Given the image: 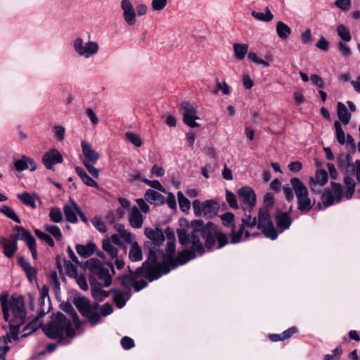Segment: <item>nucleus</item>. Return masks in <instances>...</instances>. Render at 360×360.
Wrapping results in <instances>:
<instances>
[{"mask_svg":"<svg viewBox=\"0 0 360 360\" xmlns=\"http://www.w3.org/2000/svg\"><path fill=\"white\" fill-rule=\"evenodd\" d=\"M226 200L230 207L233 209L238 208L236 195L228 190L226 191Z\"/></svg>","mask_w":360,"mask_h":360,"instance_id":"nucleus-54","label":"nucleus"},{"mask_svg":"<svg viewBox=\"0 0 360 360\" xmlns=\"http://www.w3.org/2000/svg\"><path fill=\"white\" fill-rule=\"evenodd\" d=\"M240 200L246 206V209H252L256 203V195L254 191L248 186L242 187L238 190Z\"/></svg>","mask_w":360,"mask_h":360,"instance_id":"nucleus-15","label":"nucleus"},{"mask_svg":"<svg viewBox=\"0 0 360 360\" xmlns=\"http://www.w3.org/2000/svg\"><path fill=\"white\" fill-rule=\"evenodd\" d=\"M181 228L177 230L179 242L182 245H191V248L179 252L176 257H174L175 252V233L172 229L167 227L165 233L158 228L155 229L146 228L144 230L147 238L158 246L164 242L165 234L167 236V246L165 252L162 253V261L158 262L159 255H156V252L152 250H150L156 256L157 263L161 265L160 271L164 274H168L171 269H174L179 265H183L195 258V251L200 255L204 253V247L200 241V236L205 239V247L210 250L214 248L217 241L218 242V249L223 248L228 243L226 236L211 221L203 226V221L201 219H194L191 223L184 219L181 221Z\"/></svg>","mask_w":360,"mask_h":360,"instance_id":"nucleus-1","label":"nucleus"},{"mask_svg":"<svg viewBox=\"0 0 360 360\" xmlns=\"http://www.w3.org/2000/svg\"><path fill=\"white\" fill-rule=\"evenodd\" d=\"M121 345L125 349H129L134 347V340L127 336H124L122 338Z\"/></svg>","mask_w":360,"mask_h":360,"instance_id":"nucleus-64","label":"nucleus"},{"mask_svg":"<svg viewBox=\"0 0 360 360\" xmlns=\"http://www.w3.org/2000/svg\"><path fill=\"white\" fill-rule=\"evenodd\" d=\"M0 212L4 214L8 218L13 220L16 223L20 224L21 222L20 218L16 214V213L14 212V210L8 205H3L0 208Z\"/></svg>","mask_w":360,"mask_h":360,"instance_id":"nucleus-42","label":"nucleus"},{"mask_svg":"<svg viewBox=\"0 0 360 360\" xmlns=\"http://www.w3.org/2000/svg\"><path fill=\"white\" fill-rule=\"evenodd\" d=\"M101 316V314H98L96 311V309L93 308L85 317L89 319V321L92 324L95 325L99 322Z\"/></svg>","mask_w":360,"mask_h":360,"instance_id":"nucleus-59","label":"nucleus"},{"mask_svg":"<svg viewBox=\"0 0 360 360\" xmlns=\"http://www.w3.org/2000/svg\"><path fill=\"white\" fill-rule=\"evenodd\" d=\"M0 303L4 316L8 318V307H10V299L8 300V294L4 292L0 295Z\"/></svg>","mask_w":360,"mask_h":360,"instance_id":"nucleus-48","label":"nucleus"},{"mask_svg":"<svg viewBox=\"0 0 360 360\" xmlns=\"http://www.w3.org/2000/svg\"><path fill=\"white\" fill-rule=\"evenodd\" d=\"M337 33L341 41L349 42L352 39V35L349 28L343 24H340L337 27Z\"/></svg>","mask_w":360,"mask_h":360,"instance_id":"nucleus-37","label":"nucleus"},{"mask_svg":"<svg viewBox=\"0 0 360 360\" xmlns=\"http://www.w3.org/2000/svg\"><path fill=\"white\" fill-rule=\"evenodd\" d=\"M72 47L77 56L89 59L95 56L99 50V45L95 41H84L82 37H76L72 41Z\"/></svg>","mask_w":360,"mask_h":360,"instance_id":"nucleus-9","label":"nucleus"},{"mask_svg":"<svg viewBox=\"0 0 360 360\" xmlns=\"http://www.w3.org/2000/svg\"><path fill=\"white\" fill-rule=\"evenodd\" d=\"M47 314V311L45 309H41L38 311V315L33 320L29 322L22 329V338H26L33 332H34L38 328H39L42 325L41 318L44 316L45 314Z\"/></svg>","mask_w":360,"mask_h":360,"instance_id":"nucleus-18","label":"nucleus"},{"mask_svg":"<svg viewBox=\"0 0 360 360\" xmlns=\"http://www.w3.org/2000/svg\"><path fill=\"white\" fill-rule=\"evenodd\" d=\"M105 264L110 270L105 267L100 261L94 258L89 259L86 262V266L100 281L99 285L103 287H109L112 283V278L115 271L112 262H107Z\"/></svg>","mask_w":360,"mask_h":360,"instance_id":"nucleus-7","label":"nucleus"},{"mask_svg":"<svg viewBox=\"0 0 360 360\" xmlns=\"http://www.w3.org/2000/svg\"><path fill=\"white\" fill-rule=\"evenodd\" d=\"M334 6L343 12H347L352 6V0H335Z\"/></svg>","mask_w":360,"mask_h":360,"instance_id":"nucleus-52","label":"nucleus"},{"mask_svg":"<svg viewBox=\"0 0 360 360\" xmlns=\"http://www.w3.org/2000/svg\"><path fill=\"white\" fill-rule=\"evenodd\" d=\"M338 117L344 124H348L351 119V114L348 112L345 105L341 102L337 104Z\"/></svg>","mask_w":360,"mask_h":360,"instance_id":"nucleus-31","label":"nucleus"},{"mask_svg":"<svg viewBox=\"0 0 360 360\" xmlns=\"http://www.w3.org/2000/svg\"><path fill=\"white\" fill-rule=\"evenodd\" d=\"M221 219L222 221V224L224 226L227 228H230L231 229L232 227H234L235 225L233 224L234 221V214L231 212H226L222 215H221Z\"/></svg>","mask_w":360,"mask_h":360,"instance_id":"nucleus-51","label":"nucleus"},{"mask_svg":"<svg viewBox=\"0 0 360 360\" xmlns=\"http://www.w3.org/2000/svg\"><path fill=\"white\" fill-rule=\"evenodd\" d=\"M179 207L183 212H187L191 207L190 201L184 195L181 191L177 192Z\"/></svg>","mask_w":360,"mask_h":360,"instance_id":"nucleus-47","label":"nucleus"},{"mask_svg":"<svg viewBox=\"0 0 360 360\" xmlns=\"http://www.w3.org/2000/svg\"><path fill=\"white\" fill-rule=\"evenodd\" d=\"M341 352L340 347H338L332 350L331 354H326L323 360H340Z\"/></svg>","mask_w":360,"mask_h":360,"instance_id":"nucleus-58","label":"nucleus"},{"mask_svg":"<svg viewBox=\"0 0 360 360\" xmlns=\"http://www.w3.org/2000/svg\"><path fill=\"white\" fill-rule=\"evenodd\" d=\"M352 161V157L349 155H341L338 158V167L345 171L349 167Z\"/></svg>","mask_w":360,"mask_h":360,"instance_id":"nucleus-46","label":"nucleus"},{"mask_svg":"<svg viewBox=\"0 0 360 360\" xmlns=\"http://www.w3.org/2000/svg\"><path fill=\"white\" fill-rule=\"evenodd\" d=\"M75 249L79 255L86 258L92 255L96 250L97 247L94 243H89L86 245H77Z\"/></svg>","mask_w":360,"mask_h":360,"instance_id":"nucleus-24","label":"nucleus"},{"mask_svg":"<svg viewBox=\"0 0 360 360\" xmlns=\"http://www.w3.org/2000/svg\"><path fill=\"white\" fill-rule=\"evenodd\" d=\"M257 228L261 229L264 236L268 238L275 240L278 237V233L274 228L269 212L266 208L259 210Z\"/></svg>","mask_w":360,"mask_h":360,"instance_id":"nucleus-11","label":"nucleus"},{"mask_svg":"<svg viewBox=\"0 0 360 360\" xmlns=\"http://www.w3.org/2000/svg\"><path fill=\"white\" fill-rule=\"evenodd\" d=\"M217 89L214 91V94H217L218 91H221L223 94L229 95L231 92L230 86L227 84L226 82H219L217 81Z\"/></svg>","mask_w":360,"mask_h":360,"instance_id":"nucleus-57","label":"nucleus"},{"mask_svg":"<svg viewBox=\"0 0 360 360\" xmlns=\"http://www.w3.org/2000/svg\"><path fill=\"white\" fill-rule=\"evenodd\" d=\"M93 226L101 233H105L106 231L105 225L103 221L99 217H95L92 221Z\"/></svg>","mask_w":360,"mask_h":360,"instance_id":"nucleus-56","label":"nucleus"},{"mask_svg":"<svg viewBox=\"0 0 360 360\" xmlns=\"http://www.w3.org/2000/svg\"><path fill=\"white\" fill-rule=\"evenodd\" d=\"M92 297L98 302H101L109 295V292L103 290L98 285L91 284Z\"/></svg>","mask_w":360,"mask_h":360,"instance_id":"nucleus-33","label":"nucleus"},{"mask_svg":"<svg viewBox=\"0 0 360 360\" xmlns=\"http://www.w3.org/2000/svg\"><path fill=\"white\" fill-rule=\"evenodd\" d=\"M200 117L198 116H188L187 117H183V121L184 122L189 126L190 127H197L199 126V124L195 122V120H199Z\"/></svg>","mask_w":360,"mask_h":360,"instance_id":"nucleus-61","label":"nucleus"},{"mask_svg":"<svg viewBox=\"0 0 360 360\" xmlns=\"http://www.w3.org/2000/svg\"><path fill=\"white\" fill-rule=\"evenodd\" d=\"M12 340H14L10 331L9 333H7L5 336H3L0 339V353L5 354L7 353V352L10 349L8 344L11 342Z\"/></svg>","mask_w":360,"mask_h":360,"instance_id":"nucleus-43","label":"nucleus"},{"mask_svg":"<svg viewBox=\"0 0 360 360\" xmlns=\"http://www.w3.org/2000/svg\"><path fill=\"white\" fill-rule=\"evenodd\" d=\"M160 267L161 265L157 263L156 256L150 252L148 259L143 263L141 267L136 269L135 275H122L117 277V281L126 289L127 292H130L131 288H134L135 280L137 276H143L150 281L157 280L164 274L160 271Z\"/></svg>","mask_w":360,"mask_h":360,"instance_id":"nucleus-2","label":"nucleus"},{"mask_svg":"<svg viewBox=\"0 0 360 360\" xmlns=\"http://www.w3.org/2000/svg\"><path fill=\"white\" fill-rule=\"evenodd\" d=\"M26 276L30 283H33L37 280V270L32 266L25 270Z\"/></svg>","mask_w":360,"mask_h":360,"instance_id":"nucleus-63","label":"nucleus"},{"mask_svg":"<svg viewBox=\"0 0 360 360\" xmlns=\"http://www.w3.org/2000/svg\"><path fill=\"white\" fill-rule=\"evenodd\" d=\"M347 42L340 41L338 44V47L341 53L345 56H349L352 53L351 49L347 44Z\"/></svg>","mask_w":360,"mask_h":360,"instance_id":"nucleus-62","label":"nucleus"},{"mask_svg":"<svg viewBox=\"0 0 360 360\" xmlns=\"http://www.w3.org/2000/svg\"><path fill=\"white\" fill-rule=\"evenodd\" d=\"M334 127L335 129V136H336L338 142L340 145L345 144V142H346L345 138H347V136H345V133L342 128V125H341V123L340 122V121H338V120L335 121Z\"/></svg>","mask_w":360,"mask_h":360,"instance_id":"nucleus-39","label":"nucleus"},{"mask_svg":"<svg viewBox=\"0 0 360 360\" xmlns=\"http://www.w3.org/2000/svg\"><path fill=\"white\" fill-rule=\"evenodd\" d=\"M81 147L84 156L82 163L91 162L92 164H95L98 160L100 154L93 148L89 142L86 140H82L81 141Z\"/></svg>","mask_w":360,"mask_h":360,"instance_id":"nucleus-17","label":"nucleus"},{"mask_svg":"<svg viewBox=\"0 0 360 360\" xmlns=\"http://www.w3.org/2000/svg\"><path fill=\"white\" fill-rule=\"evenodd\" d=\"M34 233L39 239L46 242L49 246H54V241L52 237L48 233L43 232L37 229H34Z\"/></svg>","mask_w":360,"mask_h":360,"instance_id":"nucleus-50","label":"nucleus"},{"mask_svg":"<svg viewBox=\"0 0 360 360\" xmlns=\"http://www.w3.org/2000/svg\"><path fill=\"white\" fill-rule=\"evenodd\" d=\"M125 136L127 141L136 147L141 146L143 142L138 134L131 132H127L126 133Z\"/></svg>","mask_w":360,"mask_h":360,"instance_id":"nucleus-53","label":"nucleus"},{"mask_svg":"<svg viewBox=\"0 0 360 360\" xmlns=\"http://www.w3.org/2000/svg\"><path fill=\"white\" fill-rule=\"evenodd\" d=\"M298 209L302 213L308 212L313 207L314 202H311L309 194L297 198Z\"/></svg>","mask_w":360,"mask_h":360,"instance_id":"nucleus-30","label":"nucleus"},{"mask_svg":"<svg viewBox=\"0 0 360 360\" xmlns=\"http://www.w3.org/2000/svg\"><path fill=\"white\" fill-rule=\"evenodd\" d=\"M265 13L252 11L251 15L257 20L262 22H270L274 18V15L268 7L264 8Z\"/></svg>","mask_w":360,"mask_h":360,"instance_id":"nucleus-34","label":"nucleus"},{"mask_svg":"<svg viewBox=\"0 0 360 360\" xmlns=\"http://www.w3.org/2000/svg\"><path fill=\"white\" fill-rule=\"evenodd\" d=\"M145 200L150 204H162L164 202V196L156 191L148 189L144 194Z\"/></svg>","mask_w":360,"mask_h":360,"instance_id":"nucleus-25","label":"nucleus"},{"mask_svg":"<svg viewBox=\"0 0 360 360\" xmlns=\"http://www.w3.org/2000/svg\"><path fill=\"white\" fill-rule=\"evenodd\" d=\"M75 304L81 314L84 317L93 309L89 301L85 297H78L75 300Z\"/></svg>","mask_w":360,"mask_h":360,"instance_id":"nucleus-27","label":"nucleus"},{"mask_svg":"<svg viewBox=\"0 0 360 360\" xmlns=\"http://www.w3.org/2000/svg\"><path fill=\"white\" fill-rule=\"evenodd\" d=\"M244 228L243 225L241 224L239 226L238 230L236 229V226L232 227L230 233L231 243H238L243 240Z\"/></svg>","mask_w":360,"mask_h":360,"instance_id":"nucleus-35","label":"nucleus"},{"mask_svg":"<svg viewBox=\"0 0 360 360\" xmlns=\"http://www.w3.org/2000/svg\"><path fill=\"white\" fill-rule=\"evenodd\" d=\"M344 184L346 191L343 193V188L339 183L331 182L330 188L326 189L322 194L321 200L325 207H328L335 202H339L344 196L347 199H350L354 193L356 182L354 179L349 176L344 177Z\"/></svg>","mask_w":360,"mask_h":360,"instance_id":"nucleus-5","label":"nucleus"},{"mask_svg":"<svg viewBox=\"0 0 360 360\" xmlns=\"http://www.w3.org/2000/svg\"><path fill=\"white\" fill-rule=\"evenodd\" d=\"M63 310L69 314L70 319H71L72 320L75 326L78 327L79 325V317L72 306L70 304H66L63 307Z\"/></svg>","mask_w":360,"mask_h":360,"instance_id":"nucleus-49","label":"nucleus"},{"mask_svg":"<svg viewBox=\"0 0 360 360\" xmlns=\"http://www.w3.org/2000/svg\"><path fill=\"white\" fill-rule=\"evenodd\" d=\"M121 8L123 11V18L129 25H134L136 22V13L132 4L129 0L121 1Z\"/></svg>","mask_w":360,"mask_h":360,"instance_id":"nucleus-16","label":"nucleus"},{"mask_svg":"<svg viewBox=\"0 0 360 360\" xmlns=\"http://www.w3.org/2000/svg\"><path fill=\"white\" fill-rule=\"evenodd\" d=\"M129 257L131 262H138L142 259V251L137 242H134L129 253Z\"/></svg>","mask_w":360,"mask_h":360,"instance_id":"nucleus-36","label":"nucleus"},{"mask_svg":"<svg viewBox=\"0 0 360 360\" xmlns=\"http://www.w3.org/2000/svg\"><path fill=\"white\" fill-rule=\"evenodd\" d=\"M71 205H65L63 207V211L66 220L70 223L75 224L78 221L77 214L79 207L72 200H71Z\"/></svg>","mask_w":360,"mask_h":360,"instance_id":"nucleus-21","label":"nucleus"},{"mask_svg":"<svg viewBox=\"0 0 360 360\" xmlns=\"http://www.w3.org/2000/svg\"><path fill=\"white\" fill-rule=\"evenodd\" d=\"M44 229L49 235H51L53 237H54L56 240H61L63 236L61 231L58 226L45 224Z\"/></svg>","mask_w":360,"mask_h":360,"instance_id":"nucleus-40","label":"nucleus"},{"mask_svg":"<svg viewBox=\"0 0 360 360\" xmlns=\"http://www.w3.org/2000/svg\"><path fill=\"white\" fill-rule=\"evenodd\" d=\"M14 167L16 171L22 172L30 169L33 172L37 169V165L34 160L26 155H22L21 158L14 162Z\"/></svg>","mask_w":360,"mask_h":360,"instance_id":"nucleus-19","label":"nucleus"},{"mask_svg":"<svg viewBox=\"0 0 360 360\" xmlns=\"http://www.w3.org/2000/svg\"><path fill=\"white\" fill-rule=\"evenodd\" d=\"M14 231L17 232L13 236L14 240H11L6 238L1 239V243L4 248V254L8 258L13 257L17 250V240L18 238L23 240L27 245L32 258L35 260L37 259V243L34 237L30 233V231L26 230L22 226H16L14 227Z\"/></svg>","mask_w":360,"mask_h":360,"instance_id":"nucleus-4","label":"nucleus"},{"mask_svg":"<svg viewBox=\"0 0 360 360\" xmlns=\"http://www.w3.org/2000/svg\"><path fill=\"white\" fill-rule=\"evenodd\" d=\"M7 312L8 318L4 316V319L8 322L9 330L13 340H18L20 328L27 321L24 297L20 295H13L10 298V307H8Z\"/></svg>","mask_w":360,"mask_h":360,"instance_id":"nucleus-3","label":"nucleus"},{"mask_svg":"<svg viewBox=\"0 0 360 360\" xmlns=\"http://www.w3.org/2000/svg\"><path fill=\"white\" fill-rule=\"evenodd\" d=\"M43 330L51 339H62L65 335L69 338H73L75 335V330L71 326V320L61 312H58Z\"/></svg>","mask_w":360,"mask_h":360,"instance_id":"nucleus-6","label":"nucleus"},{"mask_svg":"<svg viewBox=\"0 0 360 360\" xmlns=\"http://www.w3.org/2000/svg\"><path fill=\"white\" fill-rule=\"evenodd\" d=\"M18 199H20L25 205L30 206L32 208H35V200L33 196L27 193L23 192L17 195Z\"/></svg>","mask_w":360,"mask_h":360,"instance_id":"nucleus-44","label":"nucleus"},{"mask_svg":"<svg viewBox=\"0 0 360 360\" xmlns=\"http://www.w3.org/2000/svg\"><path fill=\"white\" fill-rule=\"evenodd\" d=\"M192 207L195 216H203L207 219L216 216L219 210V205L213 200H207L200 203L199 200L195 199L192 202Z\"/></svg>","mask_w":360,"mask_h":360,"instance_id":"nucleus-10","label":"nucleus"},{"mask_svg":"<svg viewBox=\"0 0 360 360\" xmlns=\"http://www.w3.org/2000/svg\"><path fill=\"white\" fill-rule=\"evenodd\" d=\"M49 217L50 220L54 223H59L63 221L62 212L58 207H53L50 209Z\"/></svg>","mask_w":360,"mask_h":360,"instance_id":"nucleus-45","label":"nucleus"},{"mask_svg":"<svg viewBox=\"0 0 360 360\" xmlns=\"http://www.w3.org/2000/svg\"><path fill=\"white\" fill-rule=\"evenodd\" d=\"M243 209L245 211V216L241 219L242 224L241 225H243V226H247L249 228H252L257 225V221L256 217H252L250 214V209L248 210V213H247V209L245 207H243Z\"/></svg>","mask_w":360,"mask_h":360,"instance_id":"nucleus-41","label":"nucleus"},{"mask_svg":"<svg viewBox=\"0 0 360 360\" xmlns=\"http://www.w3.org/2000/svg\"><path fill=\"white\" fill-rule=\"evenodd\" d=\"M102 248L110 259L114 260L115 265L118 270L124 268L125 262L122 255H118V249L112 244L108 238L103 239Z\"/></svg>","mask_w":360,"mask_h":360,"instance_id":"nucleus-12","label":"nucleus"},{"mask_svg":"<svg viewBox=\"0 0 360 360\" xmlns=\"http://www.w3.org/2000/svg\"><path fill=\"white\" fill-rule=\"evenodd\" d=\"M112 291L113 292V301L116 307L122 309L126 304L127 300H129L131 297L130 292L117 289H113Z\"/></svg>","mask_w":360,"mask_h":360,"instance_id":"nucleus-22","label":"nucleus"},{"mask_svg":"<svg viewBox=\"0 0 360 360\" xmlns=\"http://www.w3.org/2000/svg\"><path fill=\"white\" fill-rule=\"evenodd\" d=\"M75 172L84 184L93 188L98 187L97 182L89 176L82 167L77 166Z\"/></svg>","mask_w":360,"mask_h":360,"instance_id":"nucleus-29","label":"nucleus"},{"mask_svg":"<svg viewBox=\"0 0 360 360\" xmlns=\"http://www.w3.org/2000/svg\"><path fill=\"white\" fill-rule=\"evenodd\" d=\"M276 221L278 228L281 232L288 229L291 225L292 220L287 213L280 212L276 217Z\"/></svg>","mask_w":360,"mask_h":360,"instance_id":"nucleus-28","label":"nucleus"},{"mask_svg":"<svg viewBox=\"0 0 360 360\" xmlns=\"http://www.w3.org/2000/svg\"><path fill=\"white\" fill-rule=\"evenodd\" d=\"M39 302L40 307L38 311L41 309H45V311H47L48 313L51 308V300L49 296V289L46 286H44L40 290Z\"/></svg>","mask_w":360,"mask_h":360,"instance_id":"nucleus-26","label":"nucleus"},{"mask_svg":"<svg viewBox=\"0 0 360 360\" xmlns=\"http://www.w3.org/2000/svg\"><path fill=\"white\" fill-rule=\"evenodd\" d=\"M41 161L46 169H53L55 165L63 162V158L58 150L52 148L44 154Z\"/></svg>","mask_w":360,"mask_h":360,"instance_id":"nucleus-14","label":"nucleus"},{"mask_svg":"<svg viewBox=\"0 0 360 360\" xmlns=\"http://www.w3.org/2000/svg\"><path fill=\"white\" fill-rule=\"evenodd\" d=\"M66 274L70 277L77 276V266L72 264L70 261L63 260Z\"/></svg>","mask_w":360,"mask_h":360,"instance_id":"nucleus-55","label":"nucleus"},{"mask_svg":"<svg viewBox=\"0 0 360 360\" xmlns=\"http://www.w3.org/2000/svg\"><path fill=\"white\" fill-rule=\"evenodd\" d=\"M183 117L198 116L196 108L188 102H184L180 105Z\"/></svg>","mask_w":360,"mask_h":360,"instance_id":"nucleus-38","label":"nucleus"},{"mask_svg":"<svg viewBox=\"0 0 360 360\" xmlns=\"http://www.w3.org/2000/svg\"><path fill=\"white\" fill-rule=\"evenodd\" d=\"M290 184L297 198L309 194L307 186L297 177L290 179Z\"/></svg>","mask_w":360,"mask_h":360,"instance_id":"nucleus-23","label":"nucleus"},{"mask_svg":"<svg viewBox=\"0 0 360 360\" xmlns=\"http://www.w3.org/2000/svg\"><path fill=\"white\" fill-rule=\"evenodd\" d=\"M129 222L134 229H140L143 223V217L137 207L134 206L129 210Z\"/></svg>","mask_w":360,"mask_h":360,"instance_id":"nucleus-20","label":"nucleus"},{"mask_svg":"<svg viewBox=\"0 0 360 360\" xmlns=\"http://www.w3.org/2000/svg\"><path fill=\"white\" fill-rule=\"evenodd\" d=\"M248 45L247 44L234 43L233 44V50L234 52L235 58L238 60H242L248 54V58L252 63L257 65H261L264 68L270 65V63L274 60V57L271 54H266L264 59L259 58L256 53L248 51Z\"/></svg>","mask_w":360,"mask_h":360,"instance_id":"nucleus-8","label":"nucleus"},{"mask_svg":"<svg viewBox=\"0 0 360 360\" xmlns=\"http://www.w3.org/2000/svg\"><path fill=\"white\" fill-rule=\"evenodd\" d=\"M276 31L278 37L283 40L288 39L291 34L290 27L281 21H278L276 23Z\"/></svg>","mask_w":360,"mask_h":360,"instance_id":"nucleus-32","label":"nucleus"},{"mask_svg":"<svg viewBox=\"0 0 360 360\" xmlns=\"http://www.w3.org/2000/svg\"><path fill=\"white\" fill-rule=\"evenodd\" d=\"M328 180V175L325 169H320L316 170L315 178H309V186L312 192L319 193L321 192V187L323 186Z\"/></svg>","mask_w":360,"mask_h":360,"instance_id":"nucleus-13","label":"nucleus"},{"mask_svg":"<svg viewBox=\"0 0 360 360\" xmlns=\"http://www.w3.org/2000/svg\"><path fill=\"white\" fill-rule=\"evenodd\" d=\"M53 131L56 139L59 141H62L65 136V128L60 125H56L53 127Z\"/></svg>","mask_w":360,"mask_h":360,"instance_id":"nucleus-60","label":"nucleus"}]
</instances>
